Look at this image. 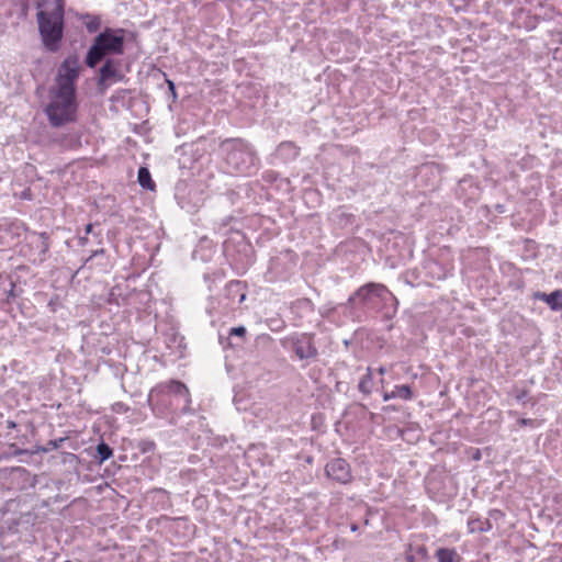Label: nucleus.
Listing matches in <instances>:
<instances>
[{
    "label": "nucleus",
    "instance_id": "b1692460",
    "mask_svg": "<svg viewBox=\"0 0 562 562\" xmlns=\"http://www.w3.org/2000/svg\"><path fill=\"white\" fill-rule=\"evenodd\" d=\"M93 225L90 223L86 226V235L90 234L92 232Z\"/></svg>",
    "mask_w": 562,
    "mask_h": 562
},
{
    "label": "nucleus",
    "instance_id": "423d86ee",
    "mask_svg": "<svg viewBox=\"0 0 562 562\" xmlns=\"http://www.w3.org/2000/svg\"><path fill=\"white\" fill-rule=\"evenodd\" d=\"M80 66L78 57H67L58 71L56 79V88L64 90L66 93L76 92V80L79 77Z\"/></svg>",
    "mask_w": 562,
    "mask_h": 562
},
{
    "label": "nucleus",
    "instance_id": "39448f33",
    "mask_svg": "<svg viewBox=\"0 0 562 562\" xmlns=\"http://www.w3.org/2000/svg\"><path fill=\"white\" fill-rule=\"evenodd\" d=\"M356 295L364 305L373 308H381L387 301H393L395 306L397 305L396 296L381 283H368L361 286Z\"/></svg>",
    "mask_w": 562,
    "mask_h": 562
},
{
    "label": "nucleus",
    "instance_id": "6e6552de",
    "mask_svg": "<svg viewBox=\"0 0 562 562\" xmlns=\"http://www.w3.org/2000/svg\"><path fill=\"white\" fill-rule=\"evenodd\" d=\"M175 394L184 397L186 406L191 404V394L188 386L178 380H168L156 384L150 390L149 397Z\"/></svg>",
    "mask_w": 562,
    "mask_h": 562
},
{
    "label": "nucleus",
    "instance_id": "6ab92c4d",
    "mask_svg": "<svg viewBox=\"0 0 562 562\" xmlns=\"http://www.w3.org/2000/svg\"><path fill=\"white\" fill-rule=\"evenodd\" d=\"M229 335L244 337L246 335V328L244 326L233 327L229 331Z\"/></svg>",
    "mask_w": 562,
    "mask_h": 562
},
{
    "label": "nucleus",
    "instance_id": "9d476101",
    "mask_svg": "<svg viewBox=\"0 0 562 562\" xmlns=\"http://www.w3.org/2000/svg\"><path fill=\"white\" fill-rule=\"evenodd\" d=\"M37 248H40L38 258H34L33 262H43L49 250V237L47 233H34L32 235V241Z\"/></svg>",
    "mask_w": 562,
    "mask_h": 562
},
{
    "label": "nucleus",
    "instance_id": "9b49d317",
    "mask_svg": "<svg viewBox=\"0 0 562 562\" xmlns=\"http://www.w3.org/2000/svg\"><path fill=\"white\" fill-rule=\"evenodd\" d=\"M413 397V391L408 385H396L391 392L385 391L383 393V400L390 401L392 398H401L408 401Z\"/></svg>",
    "mask_w": 562,
    "mask_h": 562
},
{
    "label": "nucleus",
    "instance_id": "aec40b11",
    "mask_svg": "<svg viewBox=\"0 0 562 562\" xmlns=\"http://www.w3.org/2000/svg\"><path fill=\"white\" fill-rule=\"evenodd\" d=\"M280 148L281 149L290 148V149H293L295 153H297V147L292 142H283V143H281L280 144Z\"/></svg>",
    "mask_w": 562,
    "mask_h": 562
},
{
    "label": "nucleus",
    "instance_id": "a211bd4d",
    "mask_svg": "<svg viewBox=\"0 0 562 562\" xmlns=\"http://www.w3.org/2000/svg\"><path fill=\"white\" fill-rule=\"evenodd\" d=\"M97 451L101 461H105L112 456V449L106 443L98 445Z\"/></svg>",
    "mask_w": 562,
    "mask_h": 562
},
{
    "label": "nucleus",
    "instance_id": "4468645a",
    "mask_svg": "<svg viewBox=\"0 0 562 562\" xmlns=\"http://www.w3.org/2000/svg\"><path fill=\"white\" fill-rule=\"evenodd\" d=\"M436 559L438 562H460L461 557L458 554L456 549L439 548L436 551Z\"/></svg>",
    "mask_w": 562,
    "mask_h": 562
},
{
    "label": "nucleus",
    "instance_id": "393cba45",
    "mask_svg": "<svg viewBox=\"0 0 562 562\" xmlns=\"http://www.w3.org/2000/svg\"><path fill=\"white\" fill-rule=\"evenodd\" d=\"M378 371H379V373L381 375H383L385 373V368L384 367H380Z\"/></svg>",
    "mask_w": 562,
    "mask_h": 562
},
{
    "label": "nucleus",
    "instance_id": "a878e982",
    "mask_svg": "<svg viewBox=\"0 0 562 562\" xmlns=\"http://www.w3.org/2000/svg\"><path fill=\"white\" fill-rule=\"evenodd\" d=\"M87 240H88L87 236L81 238L82 244L87 243Z\"/></svg>",
    "mask_w": 562,
    "mask_h": 562
},
{
    "label": "nucleus",
    "instance_id": "2eb2a0df",
    "mask_svg": "<svg viewBox=\"0 0 562 562\" xmlns=\"http://www.w3.org/2000/svg\"><path fill=\"white\" fill-rule=\"evenodd\" d=\"M137 180L144 189L155 190L156 188V183L151 179V175L146 167H140L138 169Z\"/></svg>",
    "mask_w": 562,
    "mask_h": 562
},
{
    "label": "nucleus",
    "instance_id": "412c9836",
    "mask_svg": "<svg viewBox=\"0 0 562 562\" xmlns=\"http://www.w3.org/2000/svg\"><path fill=\"white\" fill-rule=\"evenodd\" d=\"M98 26H99V21L89 22L87 24V29H88L89 32L97 31Z\"/></svg>",
    "mask_w": 562,
    "mask_h": 562
},
{
    "label": "nucleus",
    "instance_id": "dca6fc26",
    "mask_svg": "<svg viewBox=\"0 0 562 562\" xmlns=\"http://www.w3.org/2000/svg\"><path fill=\"white\" fill-rule=\"evenodd\" d=\"M359 391L363 394H370L373 389V374L372 369L369 367L367 373L359 381Z\"/></svg>",
    "mask_w": 562,
    "mask_h": 562
},
{
    "label": "nucleus",
    "instance_id": "ddd939ff",
    "mask_svg": "<svg viewBox=\"0 0 562 562\" xmlns=\"http://www.w3.org/2000/svg\"><path fill=\"white\" fill-rule=\"evenodd\" d=\"M492 528V525L488 519H482L480 517H471L468 520V529L469 532H485Z\"/></svg>",
    "mask_w": 562,
    "mask_h": 562
},
{
    "label": "nucleus",
    "instance_id": "5701e85b",
    "mask_svg": "<svg viewBox=\"0 0 562 562\" xmlns=\"http://www.w3.org/2000/svg\"><path fill=\"white\" fill-rule=\"evenodd\" d=\"M519 424L522 426H527V425H531L532 420L531 419H520Z\"/></svg>",
    "mask_w": 562,
    "mask_h": 562
},
{
    "label": "nucleus",
    "instance_id": "7ed1b4c3",
    "mask_svg": "<svg viewBox=\"0 0 562 562\" xmlns=\"http://www.w3.org/2000/svg\"><path fill=\"white\" fill-rule=\"evenodd\" d=\"M124 52V30L106 27L93 41L86 57L87 66L95 67L105 55H120Z\"/></svg>",
    "mask_w": 562,
    "mask_h": 562
},
{
    "label": "nucleus",
    "instance_id": "4be33fe9",
    "mask_svg": "<svg viewBox=\"0 0 562 562\" xmlns=\"http://www.w3.org/2000/svg\"><path fill=\"white\" fill-rule=\"evenodd\" d=\"M167 85H168L169 91L172 93L173 97H176V86H175L173 81L167 80Z\"/></svg>",
    "mask_w": 562,
    "mask_h": 562
},
{
    "label": "nucleus",
    "instance_id": "20e7f679",
    "mask_svg": "<svg viewBox=\"0 0 562 562\" xmlns=\"http://www.w3.org/2000/svg\"><path fill=\"white\" fill-rule=\"evenodd\" d=\"M50 98L52 100L47 104L45 113L53 126L59 127L76 121L78 108L76 92L69 94L61 89L55 88L50 92Z\"/></svg>",
    "mask_w": 562,
    "mask_h": 562
},
{
    "label": "nucleus",
    "instance_id": "f3484780",
    "mask_svg": "<svg viewBox=\"0 0 562 562\" xmlns=\"http://www.w3.org/2000/svg\"><path fill=\"white\" fill-rule=\"evenodd\" d=\"M116 76V69L111 60H108L100 69V81H106Z\"/></svg>",
    "mask_w": 562,
    "mask_h": 562
},
{
    "label": "nucleus",
    "instance_id": "f257e3e1",
    "mask_svg": "<svg viewBox=\"0 0 562 562\" xmlns=\"http://www.w3.org/2000/svg\"><path fill=\"white\" fill-rule=\"evenodd\" d=\"M64 15L63 0H55L53 9L41 10L36 14L43 44L52 52L59 48L64 34Z\"/></svg>",
    "mask_w": 562,
    "mask_h": 562
},
{
    "label": "nucleus",
    "instance_id": "1a4fd4ad",
    "mask_svg": "<svg viewBox=\"0 0 562 562\" xmlns=\"http://www.w3.org/2000/svg\"><path fill=\"white\" fill-rule=\"evenodd\" d=\"M326 474L331 480L344 484L351 480L350 465L346 460L340 458L334 459L327 463Z\"/></svg>",
    "mask_w": 562,
    "mask_h": 562
},
{
    "label": "nucleus",
    "instance_id": "0eeeda50",
    "mask_svg": "<svg viewBox=\"0 0 562 562\" xmlns=\"http://www.w3.org/2000/svg\"><path fill=\"white\" fill-rule=\"evenodd\" d=\"M282 345L284 347L290 346L301 360L315 358L317 356V348L315 347L314 336L312 334H293L284 338Z\"/></svg>",
    "mask_w": 562,
    "mask_h": 562
},
{
    "label": "nucleus",
    "instance_id": "f8f14e48",
    "mask_svg": "<svg viewBox=\"0 0 562 562\" xmlns=\"http://www.w3.org/2000/svg\"><path fill=\"white\" fill-rule=\"evenodd\" d=\"M537 297L546 302L552 311L562 308V291L555 290L550 294L541 293Z\"/></svg>",
    "mask_w": 562,
    "mask_h": 562
},
{
    "label": "nucleus",
    "instance_id": "f03ea898",
    "mask_svg": "<svg viewBox=\"0 0 562 562\" xmlns=\"http://www.w3.org/2000/svg\"><path fill=\"white\" fill-rule=\"evenodd\" d=\"M228 172L247 175L255 166L256 155L249 144L241 138H228L221 143Z\"/></svg>",
    "mask_w": 562,
    "mask_h": 562
}]
</instances>
